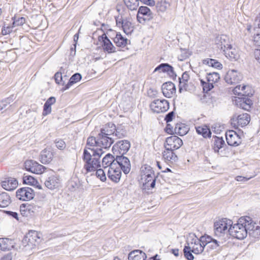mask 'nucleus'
I'll return each mask as SVG.
<instances>
[{"label": "nucleus", "instance_id": "19", "mask_svg": "<svg viewBox=\"0 0 260 260\" xmlns=\"http://www.w3.org/2000/svg\"><path fill=\"white\" fill-rule=\"evenodd\" d=\"M162 92L166 98H171L176 92V87L172 82L164 83L161 86Z\"/></svg>", "mask_w": 260, "mask_h": 260}, {"label": "nucleus", "instance_id": "28", "mask_svg": "<svg viewBox=\"0 0 260 260\" xmlns=\"http://www.w3.org/2000/svg\"><path fill=\"white\" fill-rule=\"evenodd\" d=\"M162 158L167 162H175L178 159L174 150L168 148H165V150L162 152Z\"/></svg>", "mask_w": 260, "mask_h": 260}, {"label": "nucleus", "instance_id": "13", "mask_svg": "<svg viewBox=\"0 0 260 260\" xmlns=\"http://www.w3.org/2000/svg\"><path fill=\"white\" fill-rule=\"evenodd\" d=\"M242 79V75L237 70H229L225 76L224 79L229 84H235L238 83Z\"/></svg>", "mask_w": 260, "mask_h": 260}, {"label": "nucleus", "instance_id": "38", "mask_svg": "<svg viewBox=\"0 0 260 260\" xmlns=\"http://www.w3.org/2000/svg\"><path fill=\"white\" fill-rule=\"evenodd\" d=\"M202 63L204 64L208 65L209 67H212L216 69H220L222 67V65L220 62L215 59L211 58L204 59L202 60Z\"/></svg>", "mask_w": 260, "mask_h": 260}, {"label": "nucleus", "instance_id": "18", "mask_svg": "<svg viewBox=\"0 0 260 260\" xmlns=\"http://www.w3.org/2000/svg\"><path fill=\"white\" fill-rule=\"evenodd\" d=\"M107 175L108 178L115 182H118L121 178V170L116 166L108 169Z\"/></svg>", "mask_w": 260, "mask_h": 260}, {"label": "nucleus", "instance_id": "50", "mask_svg": "<svg viewBox=\"0 0 260 260\" xmlns=\"http://www.w3.org/2000/svg\"><path fill=\"white\" fill-rule=\"evenodd\" d=\"M23 183L27 184L35 185L37 181L32 176L29 175H25L23 177Z\"/></svg>", "mask_w": 260, "mask_h": 260}, {"label": "nucleus", "instance_id": "17", "mask_svg": "<svg viewBox=\"0 0 260 260\" xmlns=\"http://www.w3.org/2000/svg\"><path fill=\"white\" fill-rule=\"evenodd\" d=\"M228 144L231 146H238L241 143L240 138L233 130L228 131L225 134Z\"/></svg>", "mask_w": 260, "mask_h": 260}, {"label": "nucleus", "instance_id": "27", "mask_svg": "<svg viewBox=\"0 0 260 260\" xmlns=\"http://www.w3.org/2000/svg\"><path fill=\"white\" fill-rule=\"evenodd\" d=\"M146 253L140 249L134 250L128 255V260H146Z\"/></svg>", "mask_w": 260, "mask_h": 260}, {"label": "nucleus", "instance_id": "60", "mask_svg": "<svg viewBox=\"0 0 260 260\" xmlns=\"http://www.w3.org/2000/svg\"><path fill=\"white\" fill-rule=\"evenodd\" d=\"M242 86L241 85H237L234 89L233 93L235 95H242Z\"/></svg>", "mask_w": 260, "mask_h": 260}, {"label": "nucleus", "instance_id": "58", "mask_svg": "<svg viewBox=\"0 0 260 260\" xmlns=\"http://www.w3.org/2000/svg\"><path fill=\"white\" fill-rule=\"evenodd\" d=\"M55 143L56 147L60 150H63L66 147V144L62 140H56Z\"/></svg>", "mask_w": 260, "mask_h": 260}, {"label": "nucleus", "instance_id": "56", "mask_svg": "<svg viewBox=\"0 0 260 260\" xmlns=\"http://www.w3.org/2000/svg\"><path fill=\"white\" fill-rule=\"evenodd\" d=\"M14 27L15 26L13 24L12 25H8L7 26H5V25L2 28V34L3 35H7L10 34L12 32Z\"/></svg>", "mask_w": 260, "mask_h": 260}, {"label": "nucleus", "instance_id": "53", "mask_svg": "<svg viewBox=\"0 0 260 260\" xmlns=\"http://www.w3.org/2000/svg\"><path fill=\"white\" fill-rule=\"evenodd\" d=\"M13 20V25L14 26L22 25L25 22V18L23 17L17 18L15 16Z\"/></svg>", "mask_w": 260, "mask_h": 260}, {"label": "nucleus", "instance_id": "64", "mask_svg": "<svg viewBox=\"0 0 260 260\" xmlns=\"http://www.w3.org/2000/svg\"><path fill=\"white\" fill-rule=\"evenodd\" d=\"M254 56L255 59L260 63V49H255Z\"/></svg>", "mask_w": 260, "mask_h": 260}, {"label": "nucleus", "instance_id": "36", "mask_svg": "<svg viewBox=\"0 0 260 260\" xmlns=\"http://www.w3.org/2000/svg\"><path fill=\"white\" fill-rule=\"evenodd\" d=\"M158 71L159 72H166L169 74H174L173 68L168 63H161L154 70V72Z\"/></svg>", "mask_w": 260, "mask_h": 260}, {"label": "nucleus", "instance_id": "26", "mask_svg": "<svg viewBox=\"0 0 260 260\" xmlns=\"http://www.w3.org/2000/svg\"><path fill=\"white\" fill-rule=\"evenodd\" d=\"M141 182L143 184V188L144 189H149L151 188H154L155 185V174L146 177H141Z\"/></svg>", "mask_w": 260, "mask_h": 260}, {"label": "nucleus", "instance_id": "4", "mask_svg": "<svg viewBox=\"0 0 260 260\" xmlns=\"http://www.w3.org/2000/svg\"><path fill=\"white\" fill-rule=\"evenodd\" d=\"M232 221L226 218H223L214 223V233L217 236L229 232V227L231 226Z\"/></svg>", "mask_w": 260, "mask_h": 260}, {"label": "nucleus", "instance_id": "48", "mask_svg": "<svg viewBox=\"0 0 260 260\" xmlns=\"http://www.w3.org/2000/svg\"><path fill=\"white\" fill-rule=\"evenodd\" d=\"M189 78L190 77L188 73L187 72H184L182 75L181 78H179L180 86L185 87V85H187V83L188 82Z\"/></svg>", "mask_w": 260, "mask_h": 260}, {"label": "nucleus", "instance_id": "35", "mask_svg": "<svg viewBox=\"0 0 260 260\" xmlns=\"http://www.w3.org/2000/svg\"><path fill=\"white\" fill-rule=\"evenodd\" d=\"M11 202V197L8 193L5 192H0V207H6L9 206Z\"/></svg>", "mask_w": 260, "mask_h": 260}, {"label": "nucleus", "instance_id": "30", "mask_svg": "<svg viewBox=\"0 0 260 260\" xmlns=\"http://www.w3.org/2000/svg\"><path fill=\"white\" fill-rule=\"evenodd\" d=\"M53 156V153L51 151L44 149L41 153L40 160L42 164H49L52 160Z\"/></svg>", "mask_w": 260, "mask_h": 260}, {"label": "nucleus", "instance_id": "23", "mask_svg": "<svg viewBox=\"0 0 260 260\" xmlns=\"http://www.w3.org/2000/svg\"><path fill=\"white\" fill-rule=\"evenodd\" d=\"M18 181L14 178H8L1 182L2 187L5 190L11 191L15 189L18 186Z\"/></svg>", "mask_w": 260, "mask_h": 260}, {"label": "nucleus", "instance_id": "45", "mask_svg": "<svg viewBox=\"0 0 260 260\" xmlns=\"http://www.w3.org/2000/svg\"><path fill=\"white\" fill-rule=\"evenodd\" d=\"M199 242L202 244H209L211 242H213L214 244H217V241L212 238L211 236L205 234L202 236L199 239Z\"/></svg>", "mask_w": 260, "mask_h": 260}, {"label": "nucleus", "instance_id": "11", "mask_svg": "<svg viewBox=\"0 0 260 260\" xmlns=\"http://www.w3.org/2000/svg\"><path fill=\"white\" fill-rule=\"evenodd\" d=\"M116 165H118L121 170L125 174H128L131 170V165L129 159L123 155H116Z\"/></svg>", "mask_w": 260, "mask_h": 260}, {"label": "nucleus", "instance_id": "54", "mask_svg": "<svg viewBox=\"0 0 260 260\" xmlns=\"http://www.w3.org/2000/svg\"><path fill=\"white\" fill-rule=\"evenodd\" d=\"M95 171H96V175L98 178H100V180L102 181H104L106 180V176L105 171L102 169H98V168Z\"/></svg>", "mask_w": 260, "mask_h": 260}, {"label": "nucleus", "instance_id": "33", "mask_svg": "<svg viewBox=\"0 0 260 260\" xmlns=\"http://www.w3.org/2000/svg\"><path fill=\"white\" fill-rule=\"evenodd\" d=\"M115 130V124L113 123H108L101 129L100 133L105 136L113 137Z\"/></svg>", "mask_w": 260, "mask_h": 260}, {"label": "nucleus", "instance_id": "1", "mask_svg": "<svg viewBox=\"0 0 260 260\" xmlns=\"http://www.w3.org/2000/svg\"><path fill=\"white\" fill-rule=\"evenodd\" d=\"M229 231L233 237L239 240L245 238L248 234L255 238L260 236V227L248 216H242L236 223L231 224Z\"/></svg>", "mask_w": 260, "mask_h": 260}, {"label": "nucleus", "instance_id": "25", "mask_svg": "<svg viewBox=\"0 0 260 260\" xmlns=\"http://www.w3.org/2000/svg\"><path fill=\"white\" fill-rule=\"evenodd\" d=\"M214 42L216 47L223 51L224 49H226L228 45H230L228 44V38L227 36L225 35L217 36L215 39Z\"/></svg>", "mask_w": 260, "mask_h": 260}, {"label": "nucleus", "instance_id": "2", "mask_svg": "<svg viewBox=\"0 0 260 260\" xmlns=\"http://www.w3.org/2000/svg\"><path fill=\"white\" fill-rule=\"evenodd\" d=\"M104 153L102 148L84 149L83 160L85 163L84 168L87 172H94L101 166L100 158Z\"/></svg>", "mask_w": 260, "mask_h": 260}, {"label": "nucleus", "instance_id": "31", "mask_svg": "<svg viewBox=\"0 0 260 260\" xmlns=\"http://www.w3.org/2000/svg\"><path fill=\"white\" fill-rule=\"evenodd\" d=\"M115 132L113 137L114 140L116 139H121L126 136V131L125 129L124 126L120 124L116 126L115 125Z\"/></svg>", "mask_w": 260, "mask_h": 260}, {"label": "nucleus", "instance_id": "46", "mask_svg": "<svg viewBox=\"0 0 260 260\" xmlns=\"http://www.w3.org/2000/svg\"><path fill=\"white\" fill-rule=\"evenodd\" d=\"M174 131L178 135L183 136L187 134L188 130L185 126L178 124L175 126Z\"/></svg>", "mask_w": 260, "mask_h": 260}, {"label": "nucleus", "instance_id": "5", "mask_svg": "<svg viewBox=\"0 0 260 260\" xmlns=\"http://www.w3.org/2000/svg\"><path fill=\"white\" fill-rule=\"evenodd\" d=\"M231 124L235 128L246 126L250 121V116L248 113L235 115L231 119Z\"/></svg>", "mask_w": 260, "mask_h": 260}, {"label": "nucleus", "instance_id": "40", "mask_svg": "<svg viewBox=\"0 0 260 260\" xmlns=\"http://www.w3.org/2000/svg\"><path fill=\"white\" fill-rule=\"evenodd\" d=\"M154 174V171L153 170L152 168H151L150 166L145 165L142 167L141 170V177L145 178V177H146V176L153 175Z\"/></svg>", "mask_w": 260, "mask_h": 260}, {"label": "nucleus", "instance_id": "51", "mask_svg": "<svg viewBox=\"0 0 260 260\" xmlns=\"http://www.w3.org/2000/svg\"><path fill=\"white\" fill-rule=\"evenodd\" d=\"M207 245H194L191 248V251L193 253L198 254L201 253L204 250L205 247Z\"/></svg>", "mask_w": 260, "mask_h": 260}, {"label": "nucleus", "instance_id": "9", "mask_svg": "<svg viewBox=\"0 0 260 260\" xmlns=\"http://www.w3.org/2000/svg\"><path fill=\"white\" fill-rule=\"evenodd\" d=\"M24 165L26 170L37 174L43 173L46 169L45 167L33 160H26Z\"/></svg>", "mask_w": 260, "mask_h": 260}, {"label": "nucleus", "instance_id": "29", "mask_svg": "<svg viewBox=\"0 0 260 260\" xmlns=\"http://www.w3.org/2000/svg\"><path fill=\"white\" fill-rule=\"evenodd\" d=\"M116 159H114V157L110 154H107L102 159V166L104 168L105 170L108 168V167L111 168L116 166Z\"/></svg>", "mask_w": 260, "mask_h": 260}, {"label": "nucleus", "instance_id": "49", "mask_svg": "<svg viewBox=\"0 0 260 260\" xmlns=\"http://www.w3.org/2000/svg\"><path fill=\"white\" fill-rule=\"evenodd\" d=\"M199 241V239L194 234L190 233L186 237V244H197Z\"/></svg>", "mask_w": 260, "mask_h": 260}, {"label": "nucleus", "instance_id": "47", "mask_svg": "<svg viewBox=\"0 0 260 260\" xmlns=\"http://www.w3.org/2000/svg\"><path fill=\"white\" fill-rule=\"evenodd\" d=\"M242 95L244 97H247L253 94L252 90L249 85H242Z\"/></svg>", "mask_w": 260, "mask_h": 260}, {"label": "nucleus", "instance_id": "24", "mask_svg": "<svg viewBox=\"0 0 260 260\" xmlns=\"http://www.w3.org/2000/svg\"><path fill=\"white\" fill-rule=\"evenodd\" d=\"M60 183V180L57 176H51L45 181V186L49 189H54L58 188Z\"/></svg>", "mask_w": 260, "mask_h": 260}, {"label": "nucleus", "instance_id": "63", "mask_svg": "<svg viewBox=\"0 0 260 260\" xmlns=\"http://www.w3.org/2000/svg\"><path fill=\"white\" fill-rule=\"evenodd\" d=\"M174 116V112L172 111L168 113L165 117V120L167 123L171 122L172 121L173 117Z\"/></svg>", "mask_w": 260, "mask_h": 260}, {"label": "nucleus", "instance_id": "22", "mask_svg": "<svg viewBox=\"0 0 260 260\" xmlns=\"http://www.w3.org/2000/svg\"><path fill=\"white\" fill-rule=\"evenodd\" d=\"M223 51L225 56L231 61L237 60L240 57L239 50L236 48H233L231 45H228L226 49Z\"/></svg>", "mask_w": 260, "mask_h": 260}, {"label": "nucleus", "instance_id": "34", "mask_svg": "<svg viewBox=\"0 0 260 260\" xmlns=\"http://www.w3.org/2000/svg\"><path fill=\"white\" fill-rule=\"evenodd\" d=\"M82 76L79 73L74 74L70 79L69 82L64 85V86L62 88L61 91H64L68 89L74 84L79 81L81 79Z\"/></svg>", "mask_w": 260, "mask_h": 260}, {"label": "nucleus", "instance_id": "62", "mask_svg": "<svg viewBox=\"0 0 260 260\" xmlns=\"http://www.w3.org/2000/svg\"><path fill=\"white\" fill-rule=\"evenodd\" d=\"M10 100L8 99L0 102V111L5 108L10 104Z\"/></svg>", "mask_w": 260, "mask_h": 260}, {"label": "nucleus", "instance_id": "3", "mask_svg": "<svg viewBox=\"0 0 260 260\" xmlns=\"http://www.w3.org/2000/svg\"><path fill=\"white\" fill-rule=\"evenodd\" d=\"M219 79V74L216 72L207 73L206 80L200 79L204 91L208 92L211 90L214 87L213 84L218 82Z\"/></svg>", "mask_w": 260, "mask_h": 260}, {"label": "nucleus", "instance_id": "6", "mask_svg": "<svg viewBox=\"0 0 260 260\" xmlns=\"http://www.w3.org/2000/svg\"><path fill=\"white\" fill-rule=\"evenodd\" d=\"M151 109L157 113L165 112L169 108V104L166 100H155L150 105Z\"/></svg>", "mask_w": 260, "mask_h": 260}, {"label": "nucleus", "instance_id": "44", "mask_svg": "<svg viewBox=\"0 0 260 260\" xmlns=\"http://www.w3.org/2000/svg\"><path fill=\"white\" fill-rule=\"evenodd\" d=\"M225 144L224 141L222 138L216 137L214 142V150L215 152L223 147Z\"/></svg>", "mask_w": 260, "mask_h": 260}, {"label": "nucleus", "instance_id": "20", "mask_svg": "<svg viewBox=\"0 0 260 260\" xmlns=\"http://www.w3.org/2000/svg\"><path fill=\"white\" fill-rule=\"evenodd\" d=\"M102 42V46L105 51L109 53L116 52V48L113 46L110 40L108 38L106 34H103L99 38Z\"/></svg>", "mask_w": 260, "mask_h": 260}, {"label": "nucleus", "instance_id": "16", "mask_svg": "<svg viewBox=\"0 0 260 260\" xmlns=\"http://www.w3.org/2000/svg\"><path fill=\"white\" fill-rule=\"evenodd\" d=\"M235 103L237 107L246 111H249L253 105L252 101L248 97L237 98Z\"/></svg>", "mask_w": 260, "mask_h": 260}, {"label": "nucleus", "instance_id": "59", "mask_svg": "<svg viewBox=\"0 0 260 260\" xmlns=\"http://www.w3.org/2000/svg\"><path fill=\"white\" fill-rule=\"evenodd\" d=\"M51 106L45 103L43 107V115L46 116L51 112Z\"/></svg>", "mask_w": 260, "mask_h": 260}, {"label": "nucleus", "instance_id": "52", "mask_svg": "<svg viewBox=\"0 0 260 260\" xmlns=\"http://www.w3.org/2000/svg\"><path fill=\"white\" fill-rule=\"evenodd\" d=\"M24 208L25 209L24 210L28 211L29 212L34 213L36 212L38 209L39 208V207L38 206L34 205L33 204H23Z\"/></svg>", "mask_w": 260, "mask_h": 260}, {"label": "nucleus", "instance_id": "39", "mask_svg": "<svg viewBox=\"0 0 260 260\" xmlns=\"http://www.w3.org/2000/svg\"><path fill=\"white\" fill-rule=\"evenodd\" d=\"M97 137L96 138L94 137H89L87 140V143L86 146L84 149H96L99 148L98 146V141Z\"/></svg>", "mask_w": 260, "mask_h": 260}, {"label": "nucleus", "instance_id": "32", "mask_svg": "<svg viewBox=\"0 0 260 260\" xmlns=\"http://www.w3.org/2000/svg\"><path fill=\"white\" fill-rule=\"evenodd\" d=\"M197 133L202 135L204 138H210L211 136V132L210 128L206 125L196 126Z\"/></svg>", "mask_w": 260, "mask_h": 260}, {"label": "nucleus", "instance_id": "41", "mask_svg": "<svg viewBox=\"0 0 260 260\" xmlns=\"http://www.w3.org/2000/svg\"><path fill=\"white\" fill-rule=\"evenodd\" d=\"M170 4L166 1H160L157 3L156 8L157 11L161 12H165L170 7Z\"/></svg>", "mask_w": 260, "mask_h": 260}, {"label": "nucleus", "instance_id": "7", "mask_svg": "<svg viewBox=\"0 0 260 260\" xmlns=\"http://www.w3.org/2000/svg\"><path fill=\"white\" fill-rule=\"evenodd\" d=\"M183 145L182 140L176 136L168 137L164 144L165 148L175 150L178 149Z\"/></svg>", "mask_w": 260, "mask_h": 260}, {"label": "nucleus", "instance_id": "37", "mask_svg": "<svg viewBox=\"0 0 260 260\" xmlns=\"http://www.w3.org/2000/svg\"><path fill=\"white\" fill-rule=\"evenodd\" d=\"M113 41L117 46L124 47L127 45L128 40L122 37L120 34L116 33Z\"/></svg>", "mask_w": 260, "mask_h": 260}, {"label": "nucleus", "instance_id": "10", "mask_svg": "<svg viewBox=\"0 0 260 260\" xmlns=\"http://www.w3.org/2000/svg\"><path fill=\"white\" fill-rule=\"evenodd\" d=\"M98 146L99 148L107 149L109 148L114 142V137L107 136L100 133L97 136Z\"/></svg>", "mask_w": 260, "mask_h": 260}, {"label": "nucleus", "instance_id": "43", "mask_svg": "<svg viewBox=\"0 0 260 260\" xmlns=\"http://www.w3.org/2000/svg\"><path fill=\"white\" fill-rule=\"evenodd\" d=\"M126 7L131 10H136L139 6L138 0H124Z\"/></svg>", "mask_w": 260, "mask_h": 260}, {"label": "nucleus", "instance_id": "12", "mask_svg": "<svg viewBox=\"0 0 260 260\" xmlns=\"http://www.w3.org/2000/svg\"><path fill=\"white\" fill-rule=\"evenodd\" d=\"M34 190L29 187L19 188L16 191V197L20 200H30L34 198Z\"/></svg>", "mask_w": 260, "mask_h": 260}, {"label": "nucleus", "instance_id": "14", "mask_svg": "<svg viewBox=\"0 0 260 260\" xmlns=\"http://www.w3.org/2000/svg\"><path fill=\"white\" fill-rule=\"evenodd\" d=\"M116 25L121 27L126 35H129L133 31L134 27L132 23L127 19L117 17L116 18Z\"/></svg>", "mask_w": 260, "mask_h": 260}, {"label": "nucleus", "instance_id": "42", "mask_svg": "<svg viewBox=\"0 0 260 260\" xmlns=\"http://www.w3.org/2000/svg\"><path fill=\"white\" fill-rule=\"evenodd\" d=\"M189 245H185L183 248L184 256L187 260H193L194 257Z\"/></svg>", "mask_w": 260, "mask_h": 260}, {"label": "nucleus", "instance_id": "55", "mask_svg": "<svg viewBox=\"0 0 260 260\" xmlns=\"http://www.w3.org/2000/svg\"><path fill=\"white\" fill-rule=\"evenodd\" d=\"M181 54L179 55L178 59L180 61H183L185 59H186L187 58H188L189 55L190 53L189 52L186 50V49H181Z\"/></svg>", "mask_w": 260, "mask_h": 260}, {"label": "nucleus", "instance_id": "21", "mask_svg": "<svg viewBox=\"0 0 260 260\" xmlns=\"http://www.w3.org/2000/svg\"><path fill=\"white\" fill-rule=\"evenodd\" d=\"M140 15L144 16V21H149L153 18V13L149 8L146 6H141L139 9L137 17L140 22H141Z\"/></svg>", "mask_w": 260, "mask_h": 260}, {"label": "nucleus", "instance_id": "8", "mask_svg": "<svg viewBox=\"0 0 260 260\" xmlns=\"http://www.w3.org/2000/svg\"><path fill=\"white\" fill-rule=\"evenodd\" d=\"M130 142L128 140H121L118 141L113 147L114 154L116 155H123L129 149Z\"/></svg>", "mask_w": 260, "mask_h": 260}, {"label": "nucleus", "instance_id": "57", "mask_svg": "<svg viewBox=\"0 0 260 260\" xmlns=\"http://www.w3.org/2000/svg\"><path fill=\"white\" fill-rule=\"evenodd\" d=\"M54 79L55 82L57 84H59L61 82H62V85H64L65 84V81L63 80V77L61 72L56 73V74L54 75Z\"/></svg>", "mask_w": 260, "mask_h": 260}, {"label": "nucleus", "instance_id": "61", "mask_svg": "<svg viewBox=\"0 0 260 260\" xmlns=\"http://www.w3.org/2000/svg\"><path fill=\"white\" fill-rule=\"evenodd\" d=\"M253 42L254 45L260 47V34H256L253 37Z\"/></svg>", "mask_w": 260, "mask_h": 260}, {"label": "nucleus", "instance_id": "15", "mask_svg": "<svg viewBox=\"0 0 260 260\" xmlns=\"http://www.w3.org/2000/svg\"><path fill=\"white\" fill-rule=\"evenodd\" d=\"M41 234L36 231H29L23 239V243L34 244L36 242L40 243L41 242Z\"/></svg>", "mask_w": 260, "mask_h": 260}]
</instances>
